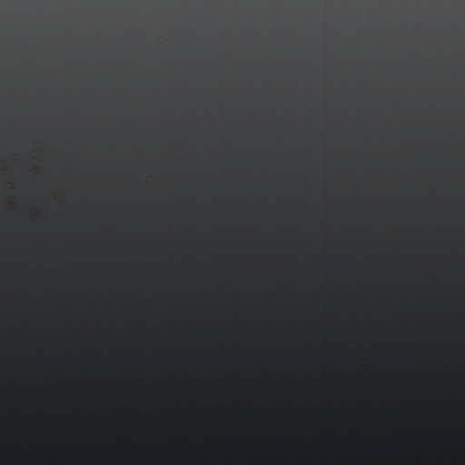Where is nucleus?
I'll list each match as a JSON object with an SVG mask.
<instances>
[{"label":"nucleus","instance_id":"1","mask_svg":"<svg viewBox=\"0 0 465 465\" xmlns=\"http://www.w3.org/2000/svg\"><path fill=\"white\" fill-rule=\"evenodd\" d=\"M244 354H248V355H252V356H255V357H260L262 355H264L266 354L265 352H262V351H248V352H244Z\"/></svg>","mask_w":465,"mask_h":465},{"label":"nucleus","instance_id":"2","mask_svg":"<svg viewBox=\"0 0 465 465\" xmlns=\"http://www.w3.org/2000/svg\"><path fill=\"white\" fill-rule=\"evenodd\" d=\"M176 354L182 355V354H191V351H176Z\"/></svg>","mask_w":465,"mask_h":465},{"label":"nucleus","instance_id":"3","mask_svg":"<svg viewBox=\"0 0 465 465\" xmlns=\"http://www.w3.org/2000/svg\"><path fill=\"white\" fill-rule=\"evenodd\" d=\"M272 355H276V354H277V355H280L281 353H280V352H272Z\"/></svg>","mask_w":465,"mask_h":465},{"label":"nucleus","instance_id":"4","mask_svg":"<svg viewBox=\"0 0 465 465\" xmlns=\"http://www.w3.org/2000/svg\"><path fill=\"white\" fill-rule=\"evenodd\" d=\"M134 354V351H129L128 352V355H133Z\"/></svg>","mask_w":465,"mask_h":465}]
</instances>
